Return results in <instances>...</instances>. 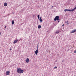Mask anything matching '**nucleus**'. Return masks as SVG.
<instances>
[{
  "label": "nucleus",
  "mask_w": 76,
  "mask_h": 76,
  "mask_svg": "<svg viewBox=\"0 0 76 76\" xmlns=\"http://www.w3.org/2000/svg\"><path fill=\"white\" fill-rule=\"evenodd\" d=\"M17 72L18 73H20V74L21 73H23V70H22L20 68H17Z\"/></svg>",
  "instance_id": "f257e3e1"
},
{
  "label": "nucleus",
  "mask_w": 76,
  "mask_h": 76,
  "mask_svg": "<svg viewBox=\"0 0 76 76\" xmlns=\"http://www.w3.org/2000/svg\"><path fill=\"white\" fill-rule=\"evenodd\" d=\"M54 21H56V20H60V19H59V16H56L55 18H54Z\"/></svg>",
  "instance_id": "f03ea898"
},
{
  "label": "nucleus",
  "mask_w": 76,
  "mask_h": 76,
  "mask_svg": "<svg viewBox=\"0 0 76 76\" xmlns=\"http://www.w3.org/2000/svg\"><path fill=\"white\" fill-rule=\"evenodd\" d=\"M38 44L37 45V48L36 50L34 51V53L36 54V55H37L38 53Z\"/></svg>",
  "instance_id": "7ed1b4c3"
},
{
  "label": "nucleus",
  "mask_w": 76,
  "mask_h": 76,
  "mask_svg": "<svg viewBox=\"0 0 76 76\" xmlns=\"http://www.w3.org/2000/svg\"><path fill=\"white\" fill-rule=\"evenodd\" d=\"M66 11H69V12H73V10H67V9H65L64 10V12H66Z\"/></svg>",
  "instance_id": "20e7f679"
},
{
  "label": "nucleus",
  "mask_w": 76,
  "mask_h": 76,
  "mask_svg": "<svg viewBox=\"0 0 76 76\" xmlns=\"http://www.w3.org/2000/svg\"><path fill=\"white\" fill-rule=\"evenodd\" d=\"M26 63H29V59L28 58H27L26 60Z\"/></svg>",
  "instance_id": "39448f33"
},
{
  "label": "nucleus",
  "mask_w": 76,
  "mask_h": 76,
  "mask_svg": "<svg viewBox=\"0 0 76 76\" xmlns=\"http://www.w3.org/2000/svg\"><path fill=\"white\" fill-rule=\"evenodd\" d=\"M9 73H10V71H7L6 73V75H9Z\"/></svg>",
  "instance_id": "423d86ee"
},
{
  "label": "nucleus",
  "mask_w": 76,
  "mask_h": 76,
  "mask_svg": "<svg viewBox=\"0 0 76 76\" xmlns=\"http://www.w3.org/2000/svg\"><path fill=\"white\" fill-rule=\"evenodd\" d=\"M76 31V29H74V30H73L71 32V33H74V32H75Z\"/></svg>",
  "instance_id": "0eeeda50"
},
{
  "label": "nucleus",
  "mask_w": 76,
  "mask_h": 76,
  "mask_svg": "<svg viewBox=\"0 0 76 76\" xmlns=\"http://www.w3.org/2000/svg\"><path fill=\"white\" fill-rule=\"evenodd\" d=\"M39 20L41 22H42V19L41 18V17H40L39 19Z\"/></svg>",
  "instance_id": "6e6552de"
},
{
  "label": "nucleus",
  "mask_w": 76,
  "mask_h": 76,
  "mask_svg": "<svg viewBox=\"0 0 76 76\" xmlns=\"http://www.w3.org/2000/svg\"><path fill=\"white\" fill-rule=\"evenodd\" d=\"M18 41V39H17L16 40H14V41L13 42V44H15V43H16V42H17Z\"/></svg>",
  "instance_id": "1a4fd4ad"
},
{
  "label": "nucleus",
  "mask_w": 76,
  "mask_h": 76,
  "mask_svg": "<svg viewBox=\"0 0 76 76\" xmlns=\"http://www.w3.org/2000/svg\"><path fill=\"white\" fill-rule=\"evenodd\" d=\"M58 33H60V30H58L56 31V34H58Z\"/></svg>",
  "instance_id": "9d476101"
},
{
  "label": "nucleus",
  "mask_w": 76,
  "mask_h": 76,
  "mask_svg": "<svg viewBox=\"0 0 76 76\" xmlns=\"http://www.w3.org/2000/svg\"><path fill=\"white\" fill-rule=\"evenodd\" d=\"M4 6L6 7L7 6V4L6 3H5L4 4Z\"/></svg>",
  "instance_id": "9b49d317"
},
{
  "label": "nucleus",
  "mask_w": 76,
  "mask_h": 76,
  "mask_svg": "<svg viewBox=\"0 0 76 76\" xmlns=\"http://www.w3.org/2000/svg\"><path fill=\"white\" fill-rule=\"evenodd\" d=\"M65 23H66L67 25H69V21H65Z\"/></svg>",
  "instance_id": "f8f14e48"
},
{
  "label": "nucleus",
  "mask_w": 76,
  "mask_h": 76,
  "mask_svg": "<svg viewBox=\"0 0 76 76\" xmlns=\"http://www.w3.org/2000/svg\"><path fill=\"white\" fill-rule=\"evenodd\" d=\"M38 28L39 29H40L41 28V26L40 25L38 26Z\"/></svg>",
  "instance_id": "ddd939ff"
},
{
  "label": "nucleus",
  "mask_w": 76,
  "mask_h": 76,
  "mask_svg": "<svg viewBox=\"0 0 76 76\" xmlns=\"http://www.w3.org/2000/svg\"><path fill=\"white\" fill-rule=\"evenodd\" d=\"M75 9H76V6L75 7L74 9H72L73 11H74V10H75Z\"/></svg>",
  "instance_id": "4468645a"
},
{
  "label": "nucleus",
  "mask_w": 76,
  "mask_h": 76,
  "mask_svg": "<svg viewBox=\"0 0 76 76\" xmlns=\"http://www.w3.org/2000/svg\"><path fill=\"white\" fill-rule=\"evenodd\" d=\"M12 25H13L14 24V20H12Z\"/></svg>",
  "instance_id": "2eb2a0df"
},
{
  "label": "nucleus",
  "mask_w": 76,
  "mask_h": 76,
  "mask_svg": "<svg viewBox=\"0 0 76 76\" xmlns=\"http://www.w3.org/2000/svg\"><path fill=\"white\" fill-rule=\"evenodd\" d=\"M37 17L38 19H39V15H38L37 16Z\"/></svg>",
  "instance_id": "dca6fc26"
},
{
  "label": "nucleus",
  "mask_w": 76,
  "mask_h": 76,
  "mask_svg": "<svg viewBox=\"0 0 76 76\" xmlns=\"http://www.w3.org/2000/svg\"><path fill=\"white\" fill-rule=\"evenodd\" d=\"M57 66H55L54 67V69H57Z\"/></svg>",
  "instance_id": "f3484780"
},
{
  "label": "nucleus",
  "mask_w": 76,
  "mask_h": 76,
  "mask_svg": "<svg viewBox=\"0 0 76 76\" xmlns=\"http://www.w3.org/2000/svg\"><path fill=\"white\" fill-rule=\"evenodd\" d=\"M10 50H12V49L10 48Z\"/></svg>",
  "instance_id": "a211bd4d"
},
{
  "label": "nucleus",
  "mask_w": 76,
  "mask_h": 76,
  "mask_svg": "<svg viewBox=\"0 0 76 76\" xmlns=\"http://www.w3.org/2000/svg\"><path fill=\"white\" fill-rule=\"evenodd\" d=\"M74 53H76V50H75V51H74Z\"/></svg>",
  "instance_id": "6ab92c4d"
},
{
  "label": "nucleus",
  "mask_w": 76,
  "mask_h": 76,
  "mask_svg": "<svg viewBox=\"0 0 76 76\" xmlns=\"http://www.w3.org/2000/svg\"><path fill=\"white\" fill-rule=\"evenodd\" d=\"M64 24H63L62 25V26H64Z\"/></svg>",
  "instance_id": "aec40b11"
},
{
  "label": "nucleus",
  "mask_w": 76,
  "mask_h": 76,
  "mask_svg": "<svg viewBox=\"0 0 76 76\" xmlns=\"http://www.w3.org/2000/svg\"><path fill=\"white\" fill-rule=\"evenodd\" d=\"M5 28H6V26H5Z\"/></svg>",
  "instance_id": "412c9836"
},
{
  "label": "nucleus",
  "mask_w": 76,
  "mask_h": 76,
  "mask_svg": "<svg viewBox=\"0 0 76 76\" xmlns=\"http://www.w3.org/2000/svg\"><path fill=\"white\" fill-rule=\"evenodd\" d=\"M52 7H54V6H52Z\"/></svg>",
  "instance_id": "4be33fe9"
},
{
  "label": "nucleus",
  "mask_w": 76,
  "mask_h": 76,
  "mask_svg": "<svg viewBox=\"0 0 76 76\" xmlns=\"http://www.w3.org/2000/svg\"><path fill=\"white\" fill-rule=\"evenodd\" d=\"M62 62H64V61H63V60H62Z\"/></svg>",
  "instance_id": "5701e85b"
},
{
  "label": "nucleus",
  "mask_w": 76,
  "mask_h": 76,
  "mask_svg": "<svg viewBox=\"0 0 76 76\" xmlns=\"http://www.w3.org/2000/svg\"><path fill=\"white\" fill-rule=\"evenodd\" d=\"M1 35V33L0 32V35Z\"/></svg>",
  "instance_id": "b1692460"
},
{
  "label": "nucleus",
  "mask_w": 76,
  "mask_h": 76,
  "mask_svg": "<svg viewBox=\"0 0 76 76\" xmlns=\"http://www.w3.org/2000/svg\"><path fill=\"white\" fill-rule=\"evenodd\" d=\"M56 62H57V61H56Z\"/></svg>",
  "instance_id": "393cba45"
},
{
  "label": "nucleus",
  "mask_w": 76,
  "mask_h": 76,
  "mask_svg": "<svg viewBox=\"0 0 76 76\" xmlns=\"http://www.w3.org/2000/svg\"><path fill=\"white\" fill-rule=\"evenodd\" d=\"M34 17V16H33Z\"/></svg>",
  "instance_id": "a878e982"
},
{
  "label": "nucleus",
  "mask_w": 76,
  "mask_h": 76,
  "mask_svg": "<svg viewBox=\"0 0 76 76\" xmlns=\"http://www.w3.org/2000/svg\"><path fill=\"white\" fill-rule=\"evenodd\" d=\"M58 22H59V21H58Z\"/></svg>",
  "instance_id": "bb28decb"
},
{
  "label": "nucleus",
  "mask_w": 76,
  "mask_h": 76,
  "mask_svg": "<svg viewBox=\"0 0 76 76\" xmlns=\"http://www.w3.org/2000/svg\"><path fill=\"white\" fill-rule=\"evenodd\" d=\"M74 76H75V75H74Z\"/></svg>",
  "instance_id": "cd10ccee"
}]
</instances>
